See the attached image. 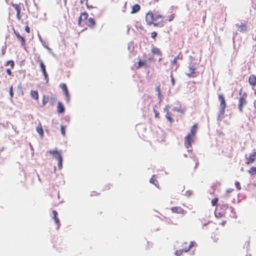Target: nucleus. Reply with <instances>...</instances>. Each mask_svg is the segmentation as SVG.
Returning <instances> with one entry per match:
<instances>
[{"label": "nucleus", "mask_w": 256, "mask_h": 256, "mask_svg": "<svg viewBox=\"0 0 256 256\" xmlns=\"http://www.w3.org/2000/svg\"><path fill=\"white\" fill-rule=\"evenodd\" d=\"M146 21L149 26L153 24L155 26H162L164 18L160 14L154 16L152 12H148L146 14Z\"/></svg>", "instance_id": "obj_1"}, {"label": "nucleus", "mask_w": 256, "mask_h": 256, "mask_svg": "<svg viewBox=\"0 0 256 256\" xmlns=\"http://www.w3.org/2000/svg\"><path fill=\"white\" fill-rule=\"evenodd\" d=\"M197 124H194L191 128L190 132L184 138V146L188 152L192 151L191 144L194 142V138L197 132Z\"/></svg>", "instance_id": "obj_2"}, {"label": "nucleus", "mask_w": 256, "mask_h": 256, "mask_svg": "<svg viewBox=\"0 0 256 256\" xmlns=\"http://www.w3.org/2000/svg\"><path fill=\"white\" fill-rule=\"evenodd\" d=\"M232 211V206H229L226 204H222L216 210L215 214L216 216L220 218L226 216V214Z\"/></svg>", "instance_id": "obj_3"}, {"label": "nucleus", "mask_w": 256, "mask_h": 256, "mask_svg": "<svg viewBox=\"0 0 256 256\" xmlns=\"http://www.w3.org/2000/svg\"><path fill=\"white\" fill-rule=\"evenodd\" d=\"M189 157V158L185 160V163L188 168L195 169L198 164V159L192 153Z\"/></svg>", "instance_id": "obj_4"}, {"label": "nucleus", "mask_w": 256, "mask_h": 256, "mask_svg": "<svg viewBox=\"0 0 256 256\" xmlns=\"http://www.w3.org/2000/svg\"><path fill=\"white\" fill-rule=\"evenodd\" d=\"M239 95L240 97L238 100V108L239 111L242 112H243V107L247 104L246 98L248 95L246 92H244L243 94H242V90L240 91Z\"/></svg>", "instance_id": "obj_5"}, {"label": "nucleus", "mask_w": 256, "mask_h": 256, "mask_svg": "<svg viewBox=\"0 0 256 256\" xmlns=\"http://www.w3.org/2000/svg\"><path fill=\"white\" fill-rule=\"evenodd\" d=\"M218 98L220 102V114L224 115L225 113L226 108V104L224 96L222 94H218Z\"/></svg>", "instance_id": "obj_6"}, {"label": "nucleus", "mask_w": 256, "mask_h": 256, "mask_svg": "<svg viewBox=\"0 0 256 256\" xmlns=\"http://www.w3.org/2000/svg\"><path fill=\"white\" fill-rule=\"evenodd\" d=\"M196 242H191L190 244L188 242H184L182 246V249L184 252H188L194 245Z\"/></svg>", "instance_id": "obj_7"}, {"label": "nucleus", "mask_w": 256, "mask_h": 256, "mask_svg": "<svg viewBox=\"0 0 256 256\" xmlns=\"http://www.w3.org/2000/svg\"><path fill=\"white\" fill-rule=\"evenodd\" d=\"M6 66H10V68H7L6 70V74L10 76H13L12 72L11 71V69H12L14 66V60H9L7 61L5 64Z\"/></svg>", "instance_id": "obj_8"}, {"label": "nucleus", "mask_w": 256, "mask_h": 256, "mask_svg": "<svg viewBox=\"0 0 256 256\" xmlns=\"http://www.w3.org/2000/svg\"><path fill=\"white\" fill-rule=\"evenodd\" d=\"M60 87L64 94V95L66 97V102H69L70 101V96L66 85L65 84H62L60 86Z\"/></svg>", "instance_id": "obj_9"}, {"label": "nucleus", "mask_w": 256, "mask_h": 256, "mask_svg": "<svg viewBox=\"0 0 256 256\" xmlns=\"http://www.w3.org/2000/svg\"><path fill=\"white\" fill-rule=\"evenodd\" d=\"M170 210L173 212L178 214H184L186 213V210L180 206H174L171 208Z\"/></svg>", "instance_id": "obj_10"}, {"label": "nucleus", "mask_w": 256, "mask_h": 256, "mask_svg": "<svg viewBox=\"0 0 256 256\" xmlns=\"http://www.w3.org/2000/svg\"><path fill=\"white\" fill-rule=\"evenodd\" d=\"M88 14L86 12H83L80 14L78 20V26H82V20H85L86 22L88 18Z\"/></svg>", "instance_id": "obj_11"}, {"label": "nucleus", "mask_w": 256, "mask_h": 256, "mask_svg": "<svg viewBox=\"0 0 256 256\" xmlns=\"http://www.w3.org/2000/svg\"><path fill=\"white\" fill-rule=\"evenodd\" d=\"M256 158V152H254V154L250 155L249 157H246V164H250L254 162Z\"/></svg>", "instance_id": "obj_12"}, {"label": "nucleus", "mask_w": 256, "mask_h": 256, "mask_svg": "<svg viewBox=\"0 0 256 256\" xmlns=\"http://www.w3.org/2000/svg\"><path fill=\"white\" fill-rule=\"evenodd\" d=\"M14 34H15L16 38L18 40H19L21 42V46H26V40L25 38L20 36V33L18 32H16L14 30Z\"/></svg>", "instance_id": "obj_13"}, {"label": "nucleus", "mask_w": 256, "mask_h": 256, "mask_svg": "<svg viewBox=\"0 0 256 256\" xmlns=\"http://www.w3.org/2000/svg\"><path fill=\"white\" fill-rule=\"evenodd\" d=\"M12 6L14 8V9L16 11V18L18 20H20L21 19V15H20V12H21V8L19 4H12Z\"/></svg>", "instance_id": "obj_14"}, {"label": "nucleus", "mask_w": 256, "mask_h": 256, "mask_svg": "<svg viewBox=\"0 0 256 256\" xmlns=\"http://www.w3.org/2000/svg\"><path fill=\"white\" fill-rule=\"evenodd\" d=\"M248 83L252 88L256 86V76L255 75L252 74L249 76Z\"/></svg>", "instance_id": "obj_15"}, {"label": "nucleus", "mask_w": 256, "mask_h": 256, "mask_svg": "<svg viewBox=\"0 0 256 256\" xmlns=\"http://www.w3.org/2000/svg\"><path fill=\"white\" fill-rule=\"evenodd\" d=\"M86 24L90 28H93L96 25V22L93 18H90L85 22Z\"/></svg>", "instance_id": "obj_16"}, {"label": "nucleus", "mask_w": 256, "mask_h": 256, "mask_svg": "<svg viewBox=\"0 0 256 256\" xmlns=\"http://www.w3.org/2000/svg\"><path fill=\"white\" fill-rule=\"evenodd\" d=\"M53 216L52 218L54 220L56 224H57V228L58 229L60 226V220L58 218V212L54 210L52 211Z\"/></svg>", "instance_id": "obj_17"}, {"label": "nucleus", "mask_w": 256, "mask_h": 256, "mask_svg": "<svg viewBox=\"0 0 256 256\" xmlns=\"http://www.w3.org/2000/svg\"><path fill=\"white\" fill-rule=\"evenodd\" d=\"M196 68L193 65H190L188 72L186 74L189 77H196L194 74Z\"/></svg>", "instance_id": "obj_18"}, {"label": "nucleus", "mask_w": 256, "mask_h": 256, "mask_svg": "<svg viewBox=\"0 0 256 256\" xmlns=\"http://www.w3.org/2000/svg\"><path fill=\"white\" fill-rule=\"evenodd\" d=\"M48 152L53 156L56 159L62 157L61 154L57 150H51Z\"/></svg>", "instance_id": "obj_19"}, {"label": "nucleus", "mask_w": 256, "mask_h": 256, "mask_svg": "<svg viewBox=\"0 0 256 256\" xmlns=\"http://www.w3.org/2000/svg\"><path fill=\"white\" fill-rule=\"evenodd\" d=\"M168 108L169 106H166L164 108V111L166 112V117L170 122H173V119L172 117V114L168 110Z\"/></svg>", "instance_id": "obj_20"}, {"label": "nucleus", "mask_w": 256, "mask_h": 256, "mask_svg": "<svg viewBox=\"0 0 256 256\" xmlns=\"http://www.w3.org/2000/svg\"><path fill=\"white\" fill-rule=\"evenodd\" d=\"M237 30L240 32H245L246 30V26L245 24L241 23V24H236Z\"/></svg>", "instance_id": "obj_21"}, {"label": "nucleus", "mask_w": 256, "mask_h": 256, "mask_svg": "<svg viewBox=\"0 0 256 256\" xmlns=\"http://www.w3.org/2000/svg\"><path fill=\"white\" fill-rule=\"evenodd\" d=\"M64 107L62 102H58L57 106V112L58 114H62L64 112Z\"/></svg>", "instance_id": "obj_22"}, {"label": "nucleus", "mask_w": 256, "mask_h": 256, "mask_svg": "<svg viewBox=\"0 0 256 256\" xmlns=\"http://www.w3.org/2000/svg\"><path fill=\"white\" fill-rule=\"evenodd\" d=\"M36 132L40 135V137L44 136V130L40 122L38 123L36 127Z\"/></svg>", "instance_id": "obj_23"}, {"label": "nucleus", "mask_w": 256, "mask_h": 256, "mask_svg": "<svg viewBox=\"0 0 256 256\" xmlns=\"http://www.w3.org/2000/svg\"><path fill=\"white\" fill-rule=\"evenodd\" d=\"M150 182L154 184L157 188H158L159 184L158 180H156V175H153L152 176L150 180Z\"/></svg>", "instance_id": "obj_24"}, {"label": "nucleus", "mask_w": 256, "mask_h": 256, "mask_svg": "<svg viewBox=\"0 0 256 256\" xmlns=\"http://www.w3.org/2000/svg\"><path fill=\"white\" fill-rule=\"evenodd\" d=\"M30 96L31 97L36 100H38V94L37 90H32L30 91Z\"/></svg>", "instance_id": "obj_25"}, {"label": "nucleus", "mask_w": 256, "mask_h": 256, "mask_svg": "<svg viewBox=\"0 0 256 256\" xmlns=\"http://www.w3.org/2000/svg\"><path fill=\"white\" fill-rule=\"evenodd\" d=\"M224 217H225L226 218H236V214L235 212L234 211V208H232V212H230L228 213L227 212V214H226V216H224Z\"/></svg>", "instance_id": "obj_26"}, {"label": "nucleus", "mask_w": 256, "mask_h": 256, "mask_svg": "<svg viewBox=\"0 0 256 256\" xmlns=\"http://www.w3.org/2000/svg\"><path fill=\"white\" fill-rule=\"evenodd\" d=\"M140 6L138 4H136L132 7V10L131 13L132 14L136 13L140 10Z\"/></svg>", "instance_id": "obj_27"}, {"label": "nucleus", "mask_w": 256, "mask_h": 256, "mask_svg": "<svg viewBox=\"0 0 256 256\" xmlns=\"http://www.w3.org/2000/svg\"><path fill=\"white\" fill-rule=\"evenodd\" d=\"M182 55L181 52L179 53V54L174 58L173 61L172 62V65H176L178 60H182Z\"/></svg>", "instance_id": "obj_28"}, {"label": "nucleus", "mask_w": 256, "mask_h": 256, "mask_svg": "<svg viewBox=\"0 0 256 256\" xmlns=\"http://www.w3.org/2000/svg\"><path fill=\"white\" fill-rule=\"evenodd\" d=\"M40 66L42 74L46 72V66L42 60H40Z\"/></svg>", "instance_id": "obj_29"}, {"label": "nucleus", "mask_w": 256, "mask_h": 256, "mask_svg": "<svg viewBox=\"0 0 256 256\" xmlns=\"http://www.w3.org/2000/svg\"><path fill=\"white\" fill-rule=\"evenodd\" d=\"M152 52L154 54H158V55H160V56L162 55V53H161L160 50L156 47L153 48H152Z\"/></svg>", "instance_id": "obj_30"}, {"label": "nucleus", "mask_w": 256, "mask_h": 256, "mask_svg": "<svg viewBox=\"0 0 256 256\" xmlns=\"http://www.w3.org/2000/svg\"><path fill=\"white\" fill-rule=\"evenodd\" d=\"M49 101V96H48L44 95L42 97V103L43 106H45Z\"/></svg>", "instance_id": "obj_31"}, {"label": "nucleus", "mask_w": 256, "mask_h": 256, "mask_svg": "<svg viewBox=\"0 0 256 256\" xmlns=\"http://www.w3.org/2000/svg\"><path fill=\"white\" fill-rule=\"evenodd\" d=\"M248 173L251 175L256 174V167L252 166L248 170Z\"/></svg>", "instance_id": "obj_32"}, {"label": "nucleus", "mask_w": 256, "mask_h": 256, "mask_svg": "<svg viewBox=\"0 0 256 256\" xmlns=\"http://www.w3.org/2000/svg\"><path fill=\"white\" fill-rule=\"evenodd\" d=\"M146 64V61H142L140 60L138 62V65L136 66V68H139L141 66H144Z\"/></svg>", "instance_id": "obj_33"}, {"label": "nucleus", "mask_w": 256, "mask_h": 256, "mask_svg": "<svg viewBox=\"0 0 256 256\" xmlns=\"http://www.w3.org/2000/svg\"><path fill=\"white\" fill-rule=\"evenodd\" d=\"M58 167L60 169H61L62 166V157L58 158Z\"/></svg>", "instance_id": "obj_34"}, {"label": "nucleus", "mask_w": 256, "mask_h": 256, "mask_svg": "<svg viewBox=\"0 0 256 256\" xmlns=\"http://www.w3.org/2000/svg\"><path fill=\"white\" fill-rule=\"evenodd\" d=\"M56 98L54 96H52L50 98H49L50 102L52 106H53L54 104V103L56 102Z\"/></svg>", "instance_id": "obj_35"}, {"label": "nucleus", "mask_w": 256, "mask_h": 256, "mask_svg": "<svg viewBox=\"0 0 256 256\" xmlns=\"http://www.w3.org/2000/svg\"><path fill=\"white\" fill-rule=\"evenodd\" d=\"M60 132H61L62 134V136H65V135H66V126H64L63 125L60 126Z\"/></svg>", "instance_id": "obj_36"}, {"label": "nucleus", "mask_w": 256, "mask_h": 256, "mask_svg": "<svg viewBox=\"0 0 256 256\" xmlns=\"http://www.w3.org/2000/svg\"><path fill=\"white\" fill-rule=\"evenodd\" d=\"M184 250H182V248L180 249V250H176L175 252V254L177 256H180L183 252H184Z\"/></svg>", "instance_id": "obj_37"}, {"label": "nucleus", "mask_w": 256, "mask_h": 256, "mask_svg": "<svg viewBox=\"0 0 256 256\" xmlns=\"http://www.w3.org/2000/svg\"><path fill=\"white\" fill-rule=\"evenodd\" d=\"M218 198H216L212 200V204L213 206H215L217 205L218 202Z\"/></svg>", "instance_id": "obj_38"}, {"label": "nucleus", "mask_w": 256, "mask_h": 256, "mask_svg": "<svg viewBox=\"0 0 256 256\" xmlns=\"http://www.w3.org/2000/svg\"><path fill=\"white\" fill-rule=\"evenodd\" d=\"M9 93H10V96L11 97V98H12L14 96V92H13V87H12V86H11L10 88V90H9Z\"/></svg>", "instance_id": "obj_39"}, {"label": "nucleus", "mask_w": 256, "mask_h": 256, "mask_svg": "<svg viewBox=\"0 0 256 256\" xmlns=\"http://www.w3.org/2000/svg\"><path fill=\"white\" fill-rule=\"evenodd\" d=\"M6 45L4 46L2 48V54L3 56L6 54Z\"/></svg>", "instance_id": "obj_40"}, {"label": "nucleus", "mask_w": 256, "mask_h": 256, "mask_svg": "<svg viewBox=\"0 0 256 256\" xmlns=\"http://www.w3.org/2000/svg\"><path fill=\"white\" fill-rule=\"evenodd\" d=\"M157 36V32H153L151 33V37L154 39L156 40V38Z\"/></svg>", "instance_id": "obj_41"}, {"label": "nucleus", "mask_w": 256, "mask_h": 256, "mask_svg": "<svg viewBox=\"0 0 256 256\" xmlns=\"http://www.w3.org/2000/svg\"><path fill=\"white\" fill-rule=\"evenodd\" d=\"M43 74L44 76V79H45V80L46 81V82H48L49 78H48V73L46 72L44 74Z\"/></svg>", "instance_id": "obj_42"}, {"label": "nucleus", "mask_w": 256, "mask_h": 256, "mask_svg": "<svg viewBox=\"0 0 256 256\" xmlns=\"http://www.w3.org/2000/svg\"><path fill=\"white\" fill-rule=\"evenodd\" d=\"M235 185H236V188H238V190H240L241 189L240 184L238 182H235Z\"/></svg>", "instance_id": "obj_43"}, {"label": "nucleus", "mask_w": 256, "mask_h": 256, "mask_svg": "<svg viewBox=\"0 0 256 256\" xmlns=\"http://www.w3.org/2000/svg\"><path fill=\"white\" fill-rule=\"evenodd\" d=\"M154 116L156 118H159V113L155 109L154 110Z\"/></svg>", "instance_id": "obj_44"}, {"label": "nucleus", "mask_w": 256, "mask_h": 256, "mask_svg": "<svg viewBox=\"0 0 256 256\" xmlns=\"http://www.w3.org/2000/svg\"><path fill=\"white\" fill-rule=\"evenodd\" d=\"M25 31L27 33H30V28H29V26L28 25L26 26V27H25Z\"/></svg>", "instance_id": "obj_45"}, {"label": "nucleus", "mask_w": 256, "mask_h": 256, "mask_svg": "<svg viewBox=\"0 0 256 256\" xmlns=\"http://www.w3.org/2000/svg\"><path fill=\"white\" fill-rule=\"evenodd\" d=\"M170 78H171L172 84V86H174V77H173L172 74H171Z\"/></svg>", "instance_id": "obj_46"}, {"label": "nucleus", "mask_w": 256, "mask_h": 256, "mask_svg": "<svg viewBox=\"0 0 256 256\" xmlns=\"http://www.w3.org/2000/svg\"><path fill=\"white\" fill-rule=\"evenodd\" d=\"M86 6L87 8L88 9V10L91 9V8H93L92 6L89 5L88 2H86Z\"/></svg>", "instance_id": "obj_47"}, {"label": "nucleus", "mask_w": 256, "mask_h": 256, "mask_svg": "<svg viewBox=\"0 0 256 256\" xmlns=\"http://www.w3.org/2000/svg\"><path fill=\"white\" fill-rule=\"evenodd\" d=\"M174 15H171V16H170L168 20L170 22V21H172L174 19Z\"/></svg>", "instance_id": "obj_48"}, {"label": "nucleus", "mask_w": 256, "mask_h": 256, "mask_svg": "<svg viewBox=\"0 0 256 256\" xmlns=\"http://www.w3.org/2000/svg\"><path fill=\"white\" fill-rule=\"evenodd\" d=\"M173 110L175 111H178V112H183V110H181L179 109V108H174L173 109Z\"/></svg>", "instance_id": "obj_49"}, {"label": "nucleus", "mask_w": 256, "mask_h": 256, "mask_svg": "<svg viewBox=\"0 0 256 256\" xmlns=\"http://www.w3.org/2000/svg\"><path fill=\"white\" fill-rule=\"evenodd\" d=\"M98 194L95 192H92V194H90L91 196H98Z\"/></svg>", "instance_id": "obj_50"}, {"label": "nucleus", "mask_w": 256, "mask_h": 256, "mask_svg": "<svg viewBox=\"0 0 256 256\" xmlns=\"http://www.w3.org/2000/svg\"><path fill=\"white\" fill-rule=\"evenodd\" d=\"M80 1L82 4L85 2V4H86V2H88V0H80Z\"/></svg>", "instance_id": "obj_51"}, {"label": "nucleus", "mask_w": 256, "mask_h": 256, "mask_svg": "<svg viewBox=\"0 0 256 256\" xmlns=\"http://www.w3.org/2000/svg\"><path fill=\"white\" fill-rule=\"evenodd\" d=\"M160 88H159V87L157 88V90H158V91H159V90H160Z\"/></svg>", "instance_id": "obj_52"}, {"label": "nucleus", "mask_w": 256, "mask_h": 256, "mask_svg": "<svg viewBox=\"0 0 256 256\" xmlns=\"http://www.w3.org/2000/svg\"><path fill=\"white\" fill-rule=\"evenodd\" d=\"M184 156L185 157H187V156H186V154H184Z\"/></svg>", "instance_id": "obj_53"}]
</instances>
